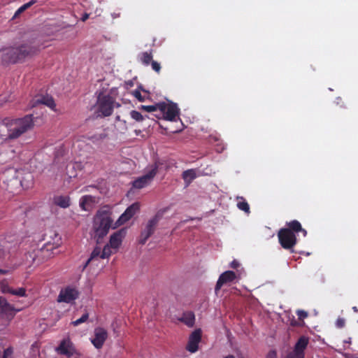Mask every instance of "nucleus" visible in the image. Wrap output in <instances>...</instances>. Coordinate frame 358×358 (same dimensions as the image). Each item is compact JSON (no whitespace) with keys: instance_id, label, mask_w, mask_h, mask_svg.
Listing matches in <instances>:
<instances>
[{"instance_id":"1","label":"nucleus","mask_w":358,"mask_h":358,"mask_svg":"<svg viewBox=\"0 0 358 358\" xmlns=\"http://www.w3.org/2000/svg\"><path fill=\"white\" fill-rule=\"evenodd\" d=\"M112 212L108 206H103L96 213L92 222L91 237L97 244L102 243L108 234L113 224Z\"/></svg>"},{"instance_id":"2","label":"nucleus","mask_w":358,"mask_h":358,"mask_svg":"<svg viewBox=\"0 0 358 358\" xmlns=\"http://www.w3.org/2000/svg\"><path fill=\"white\" fill-rule=\"evenodd\" d=\"M299 232H301L304 237L307 235V231L302 227L298 220H294L286 222V227L281 228L278 232V241L282 248L293 252V248L297 243L296 234Z\"/></svg>"},{"instance_id":"3","label":"nucleus","mask_w":358,"mask_h":358,"mask_svg":"<svg viewBox=\"0 0 358 358\" xmlns=\"http://www.w3.org/2000/svg\"><path fill=\"white\" fill-rule=\"evenodd\" d=\"M34 126L33 115H27L21 118L11 120L6 123L7 139L13 140L33 129Z\"/></svg>"},{"instance_id":"4","label":"nucleus","mask_w":358,"mask_h":358,"mask_svg":"<svg viewBox=\"0 0 358 358\" xmlns=\"http://www.w3.org/2000/svg\"><path fill=\"white\" fill-rule=\"evenodd\" d=\"M36 49L28 45H22L18 48H9L4 49L2 54V60L5 63H17L36 52Z\"/></svg>"},{"instance_id":"5","label":"nucleus","mask_w":358,"mask_h":358,"mask_svg":"<svg viewBox=\"0 0 358 358\" xmlns=\"http://www.w3.org/2000/svg\"><path fill=\"white\" fill-rule=\"evenodd\" d=\"M115 101L109 94L100 92L97 97V111L103 117H108L112 115Z\"/></svg>"},{"instance_id":"6","label":"nucleus","mask_w":358,"mask_h":358,"mask_svg":"<svg viewBox=\"0 0 358 358\" xmlns=\"http://www.w3.org/2000/svg\"><path fill=\"white\" fill-rule=\"evenodd\" d=\"M159 166L155 163L150 166L148 171L143 176L136 178L132 182V186L136 189H142L151 183L158 172Z\"/></svg>"},{"instance_id":"7","label":"nucleus","mask_w":358,"mask_h":358,"mask_svg":"<svg viewBox=\"0 0 358 358\" xmlns=\"http://www.w3.org/2000/svg\"><path fill=\"white\" fill-rule=\"evenodd\" d=\"M162 217V215L157 213L147 223L144 229L142 230L139 238V243L144 245L147 240L154 234L155 228Z\"/></svg>"},{"instance_id":"8","label":"nucleus","mask_w":358,"mask_h":358,"mask_svg":"<svg viewBox=\"0 0 358 358\" xmlns=\"http://www.w3.org/2000/svg\"><path fill=\"white\" fill-rule=\"evenodd\" d=\"M309 343L308 337L302 336L296 341L294 350L285 358H305V350Z\"/></svg>"},{"instance_id":"9","label":"nucleus","mask_w":358,"mask_h":358,"mask_svg":"<svg viewBox=\"0 0 358 358\" xmlns=\"http://www.w3.org/2000/svg\"><path fill=\"white\" fill-rule=\"evenodd\" d=\"M79 294L78 290L76 287L67 286L59 292L57 301L70 303L79 297Z\"/></svg>"},{"instance_id":"10","label":"nucleus","mask_w":358,"mask_h":358,"mask_svg":"<svg viewBox=\"0 0 358 358\" xmlns=\"http://www.w3.org/2000/svg\"><path fill=\"white\" fill-rule=\"evenodd\" d=\"M161 104L164 105V108L159 110L164 119L169 121L176 120V117L179 115V108L177 104L172 102L170 103L161 102Z\"/></svg>"},{"instance_id":"11","label":"nucleus","mask_w":358,"mask_h":358,"mask_svg":"<svg viewBox=\"0 0 358 358\" xmlns=\"http://www.w3.org/2000/svg\"><path fill=\"white\" fill-rule=\"evenodd\" d=\"M108 338V331L103 327H96L94 330V337L91 343L96 349H101Z\"/></svg>"},{"instance_id":"12","label":"nucleus","mask_w":358,"mask_h":358,"mask_svg":"<svg viewBox=\"0 0 358 358\" xmlns=\"http://www.w3.org/2000/svg\"><path fill=\"white\" fill-rule=\"evenodd\" d=\"M45 105L52 110H55V108L56 107V104L53 98L48 94L46 95H36L35 96L30 102V107L34 108L38 105Z\"/></svg>"},{"instance_id":"13","label":"nucleus","mask_w":358,"mask_h":358,"mask_svg":"<svg viewBox=\"0 0 358 358\" xmlns=\"http://www.w3.org/2000/svg\"><path fill=\"white\" fill-rule=\"evenodd\" d=\"M201 340V330H194L189 336L186 350L191 353L196 352L199 349V343Z\"/></svg>"},{"instance_id":"14","label":"nucleus","mask_w":358,"mask_h":358,"mask_svg":"<svg viewBox=\"0 0 358 358\" xmlns=\"http://www.w3.org/2000/svg\"><path fill=\"white\" fill-rule=\"evenodd\" d=\"M57 352L67 357H71L76 353V348L70 339H64L57 348Z\"/></svg>"},{"instance_id":"15","label":"nucleus","mask_w":358,"mask_h":358,"mask_svg":"<svg viewBox=\"0 0 358 358\" xmlns=\"http://www.w3.org/2000/svg\"><path fill=\"white\" fill-rule=\"evenodd\" d=\"M140 206L138 203H134L129 206L124 213L121 215L119 219L117 220L115 225L120 226L124 224L126 222L129 220L137 211L139 210Z\"/></svg>"},{"instance_id":"16","label":"nucleus","mask_w":358,"mask_h":358,"mask_svg":"<svg viewBox=\"0 0 358 358\" xmlns=\"http://www.w3.org/2000/svg\"><path fill=\"white\" fill-rule=\"evenodd\" d=\"M236 274L232 271H227L222 273L220 275L215 285V291L216 294L224 284L232 282L236 280Z\"/></svg>"},{"instance_id":"17","label":"nucleus","mask_w":358,"mask_h":358,"mask_svg":"<svg viewBox=\"0 0 358 358\" xmlns=\"http://www.w3.org/2000/svg\"><path fill=\"white\" fill-rule=\"evenodd\" d=\"M126 234V230L124 229H122L115 232L110 236L109 245L110 246L114 249L117 250L120 246L122 242V239Z\"/></svg>"},{"instance_id":"18","label":"nucleus","mask_w":358,"mask_h":358,"mask_svg":"<svg viewBox=\"0 0 358 358\" xmlns=\"http://www.w3.org/2000/svg\"><path fill=\"white\" fill-rule=\"evenodd\" d=\"M15 308L8 301L0 296V315L13 317L15 315Z\"/></svg>"},{"instance_id":"19","label":"nucleus","mask_w":358,"mask_h":358,"mask_svg":"<svg viewBox=\"0 0 358 358\" xmlns=\"http://www.w3.org/2000/svg\"><path fill=\"white\" fill-rule=\"evenodd\" d=\"M95 202V197L91 195H85L80 199V207L83 210H90Z\"/></svg>"},{"instance_id":"20","label":"nucleus","mask_w":358,"mask_h":358,"mask_svg":"<svg viewBox=\"0 0 358 358\" xmlns=\"http://www.w3.org/2000/svg\"><path fill=\"white\" fill-rule=\"evenodd\" d=\"M179 321L182 322L189 327H192L195 322V315L193 312L187 311L183 313Z\"/></svg>"},{"instance_id":"21","label":"nucleus","mask_w":358,"mask_h":358,"mask_svg":"<svg viewBox=\"0 0 358 358\" xmlns=\"http://www.w3.org/2000/svg\"><path fill=\"white\" fill-rule=\"evenodd\" d=\"M54 203L61 208H66L70 206V198L68 196H55Z\"/></svg>"},{"instance_id":"22","label":"nucleus","mask_w":358,"mask_h":358,"mask_svg":"<svg viewBox=\"0 0 358 358\" xmlns=\"http://www.w3.org/2000/svg\"><path fill=\"white\" fill-rule=\"evenodd\" d=\"M196 177V171L194 169H188L183 171L182 178L187 184L189 185Z\"/></svg>"},{"instance_id":"23","label":"nucleus","mask_w":358,"mask_h":358,"mask_svg":"<svg viewBox=\"0 0 358 358\" xmlns=\"http://www.w3.org/2000/svg\"><path fill=\"white\" fill-rule=\"evenodd\" d=\"M107 137L106 133L95 134L92 136H83V138L92 141L93 143H99Z\"/></svg>"},{"instance_id":"24","label":"nucleus","mask_w":358,"mask_h":358,"mask_svg":"<svg viewBox=\"0 0 358 358\" xmlns=\"http://www.w3.org/2000/svg\"><path fill=\"white\" fill-rule=\"evenodd\" d=\"M139 108L141 110H143L146 112L150 113V112L156 111L157 110H163L164 108V105L161 104V102H159L157 103H155V105H151V106L142 105L140 106Z\"/></svg>"},{"instance_id":"25","label":"nucleus","mask_w":358,"mask_h":358,"mask_svg":"<svg viewBox=\"0 0 358 358\" xmlns=\"http://www.w3.org/2000/svg\"><path fill=\"white\" fill-rule=\"evenodd\" d=\"M140 61L145 66H148L152 61V53L150 52H143L140 55Z\"/></svg>"},{"instance_id":"26","label":"nucleus","mask_w":358,"mask_h":358,"mask_svg":"<svg viewBox=\"0 0 358 358\" xmlns=\"http://www.w3.org/2000/svg\"><path fill=\"white\" fill-rule=\"evenodd\" d=\"M101 249L100 247H96L93 251L91 253V255H90V257L87 260V262H85V264H84L83 266V269L84 270L87 266L88 264H90V262L94 259V258H96L98 257H101Z\"/></svg>"},{"instance_id":"27","label":"nucleus","mask_w":358,"mask_h":358,"mask_svg":"<svg viewBox=\"0 0 358 358\" xmlns=\"http://www.w3.org/2000/svg\"><path fill=\"white\" fill-rule=\"evenodd\" d=\"M0 289L3 294H10L13 288L9 286L8 281L4 279L0 282Z\"/></svg>"},{"instance_id":"28","label":"nucleus","mask_w":358,"mask_h":358,"mask_svg":"<svg viewBox=\"0 0 358 358\" xmlns=\"http://www.w3.org/2000/svg\"><path fill=\"white\" fill-rule=\"evenodd\" d=\"M111 249H113V248L110 246V245L106 244L101 251V259L108 258L112 254Z\"/></svg>"},{"instance_id":"29","label":"nucleus","mask_w":358,"mask_h":358,"mask_svg":"<svg viewBox=\"0 0 358 358\" xmlns=\"http://www.w3.org/2000/svg\"><path fill=\"white\" fill-rule=\"evenodd\" d=\"M237 206H238V208L240 210H243L245 213H249L250 212L249 204L243 198H242V201H238V202Z\"/></svg>"},{"instance_id":"30","label":"nucleus","mask_w":358,"mask_h":358,"mask_svg":"<svg viewBox=\"0 0 358 358\" xmlns=\"http://www.w3.org/2000/svg\"><path fill=\"white\" fill-rule=\"evenodd\" d=\"M89 318V314L87 313H84L80 318L73 321L71 322V324H73L74 327L78 326L82 323L85 322Z\"/></svg>"},{"instance_id":"31","label":"nucleus","mask_w":358,"mask_h":358,"mask_svg":"<svg viewBox=\"0 0 358 358\" xmlns=\"http://www.w3.org/2000/svg\"><path fill=\"white\" fill-rule=\"evenodd\" d=\"M10 294H13V295H15V296H20V297H22V296H26L27 294H26V289L24 288V287H20L18 289H13L11 292H10Z\"/></svg>"},{"instance_id":"32","label":"nucleus","mask_w":358,"mask_h":358,"mask_svg":"<svg viewBox=\"0 0 358 358\" xmlns=\"http://www.w3.org/2000/svg\"><path fill=\"white\" fill-rule=\"evenodd\" d=\"M130 116L132 119L137 122H142L144 120V117L141 115V113L136 110H131L130 112Z\"/></svg>"},{"instance_id":"33","label":"nucleus","mask_w":358,"mask_h":358,"mask_svg":"<svg viewBox=\"0 0 358 358\" xmlns=\"http://www.w3.org/2000/svg\"><path fill=\"white\" fill-rule=\"evenodd\" d=\"M296 315L299 320L303 321L305 318L308 316V314L306 311L303 310H297Z\"/></svg>"},{"instance_id":"34","label":"nucleus","mask_w":358,"mask_h":358,"mask_svg":"<svg viewBox=\"0 0 358 358\" xmlns=\"http://www.w3.org/2000/svg\"><path fill=\"white\" fill-rule=\"evenodd\" d=\"M151 66H152V69L157 73H159L160 72V70H161V65L159 62H156V61H154L152 60L151 62Z\"/></svg>"},{"instance_id":"35","label":"nucleus","mask_w":358,"mask_h":358,"mask_svg":"<svg viewBox=\"0 0 358 358\" xmlns=\"http://www.w3.org/2000/svg\"><path fill=\"white\" fill-rule=\"evenodd\" d=\"M345 324V320L344 318L338 317L336 320V325L338 328H343V327H344Z\"/></svg>"},{"instance_id":"36","label":"nucleus","mask_w":358,"mask_h":358,"mask_svg":"<svg viewBox=\"0 0 358 358\" xmlns=\"http://www.w3.org/2000/svg\"><path fill=\"white\" fill-rule=\"evenodd\" d=\"M132 94L140 101H143L145 100L144 97L141 95V93L139 90H136L133 92Z\"/></svg>"},{"instance_id":"37","label":"nucleus","mask_w":358,"mask_h":358,"mask_svg":"<svg viewBox=\"0 0 358 358\" xmlns=\"http://www.w3.org/2000/svg\"><path fill=\"white\" fill-rule=\"evenodd\" d=\"M13 352V349L11 348H8L6 350H4L3 357H11Z\"/></svg>"},{"instance_id":"38","label":"nucleus","mask_w":358,"mask_h":358,"mask_svg":"<svg viewBox=\"0 0 358 358\" xmlns=\"http://www.w3.org/2000/svg\"><path fill=\"white\" fill-rule=\"evenodd\" d=\"M36 2H37L36 0H31L30 1L22 5V7L25 11L27 9L29 8L31 6H32Z\"/></svg>"},{"instance_id":"39","label":"nucleus","mask_w":358,"mask_h":358,"mask_svg":"<svg viewBox=\"0 0 358 358\" xmlns=\"http://www.w3.org/2000/svg\"><path fill=\"white\" fill-rule=\"evenodd\" d=\"M278 357V355H277V352L276 350H270L265 358H277Z\"/></svg>"},{"instance_id":"40","label":"nucleus","mask_w":358,"mask_h":358,"mask_svg":"<svg viewBox=\"0 0 358 358\" xmlns=\"http://www.w3.org/2000/svg\"><path fill=\"white\" fill-rule=\"evenodd\" d=\"M239 266H240L239 262L236 259L233 260L230 264L231 268H232L234 269L238 268L239 267Z\"/></svg>"},{"instance_id":"41","label":"nucleus","mask_w":358,"mask_h":358,"mask_svg":"<svg viewBox=\"0 0 358 358\" xmlns=\"http://www.w3.org/2000/svg\"><path fill=\"white\" fill-rule=\"evenodd\" d=\"M24 11V10L22 8V6H20L15 13L13 17H17L19 16L21 13H22Z\"/></svg>"},{"instance_id":"42","label":"nucleus","mask_w":358,"mask_h":358,"mask_svg":"<svg viewBox=\"0 0 358 358\" xmlns=\"http://www.w3.org/2000/svg\"><path fill=\"white\" fill-rule=\"evenodd\" d=\"M24 11V10L22 8V6H20L15 13L13 17H17L19 16L21 13H22Z\"/></svg>"},{"instance_id":"43","label":"nucleus","mask_w":358,"mask_h":358,"mask_svg":"<svg viewBox=\"0 0 358 358\" xmlns=\"http://www.w3.org/2000/svg\"><path fill=\"white\" fill-rule=\"evenodd\" d=\"M88 18H89V14H87V13H85V14L83 15V17H82V18H81V20H82L83 22H85V21H86Z\"/></svg>"},{"instance_id":"44","label":"nucleus","mask_w":358,"mask_h":358,"mask_svg":"<svg viewBox=\"0 0 358 358\" xmlns=\"http://www.w3.org/2000/svg\"><path fill=\"white\" fill-rule=\"evenodd\" d=\"M9 273V271L8 270H5V269H2V268H0V274H8Z\"/></svg>"},{"instance_id":"45","label":"nucleus","mask_w":358,"mask_h":358,"mask_svg":"<svg viewBox=\"0 0 358 358\" xmlns=\"http://www.w3.org/2000/svg\"><path fill=\"white\" fill-rule=\"evenodd\" d=\"M96 187L94 185H90V186H87V187H85L83 189V191H89V188H94Z\"/></svg>"},{"instance_id":"46","label":"nucleus","mask_w":358,"mask_h":358,"mask_svg":"<svg viewBox=\"0 0 358 358\" xmlns=\"http://www.w3.org/2000/svg\"><path fill=\"white\" fill-rule=\"evenodd\" d=\"M10 182H11L13 185H14V184H16V185H19V184H20V181H19L17 178H15V179H14V180H11Z\"/></svg>"},{"instance_id":"47","label":"nucleus","mask_w":358,"mask_h":358,"mask_svg":"<svg viewBox=\"0 0 358 358\" xmlns=\"http://www.w3.org/2000/svg\"><path fill=\"white\" fill-rule=\"evenodd\" d=\"M291 325H292V326H294V327H295V326H298V325H299V323H298L296 320H292V321L291 322Z\"/></svg>"},{"instance_id":"48","label":"nucleus","mask_w":358,"mask_h":358,"mask_svg":"<svg viewBox=\"0 0 358 358\" xmlns=\"http://www.w3.org/2000/svg\"><path fill=\"white\" fill-rule=\"evenodd\" d=\"M352 310H354V312H355V313H358V308H357V307H356V306L352 307Z\"/></svg>"},{"instance_id":"49","label":"nucleus","mask_w":358,"mask_h":358,"mask_svg":"<svg viewBox=\"0 0 358 358\" xmlns=\"http://www.w3.org/2000/svg\"><path fill=\"white\" fill-rule=\"evenodd\" d=\"M224 358H235V357L230 355L225 357Z\"/></svg>"},{"instance_id":"50","label":"nucleus","mask_w":358,"mask_h":358,"mask_svg":"<svg viewBox=\"0 0 358 358\" xmlns=\"http://www.w3.org/2000/svg\"><path fill=\"white\" fill-rule=\"evenodd\" d=\"M116 120H118V121H120V117L119 115H117L116 117Z\"/></svg>"},{"instance_id":"51","label":"nucleus","mask_w":358,"mask_h":358,"mask_svg":"<svg viewBox=\"0 0 358 358\" xmlns=\"http://www.w3.org/2000/svg\"><path fill=\"white\" fill-rule=\"evenodd\" d=\"M8 190H9L10 192H12V189H10V187H9V185H8Z\"/></svg>"},{"instance_id":"52","label":"nucleus","mask_w":358,"mask_h":358,"mask_svg":"<svg viewBox=\"0 0 358 358\" xmlns=\"http://www.w3.org/2000/svg\"><path fill=\"white\" fill-rule=\"evenodd\" d=\"M3 358H11V357H3Z\"/></svg>"}]
</instances>
